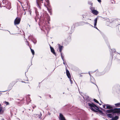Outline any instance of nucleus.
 I'll return each mask as SVG.
<instances>
[{"label":"nucleus","instance_id":"obj_39","mask_svg":"<svg viewBox=\"0 0 120 120\" xmlns=\"http://www.w3.org/2000/svg\"><path fill=\"white\" fill-rule=\"evenodd\" d=\"M41 118L40 116L39 117V118Z\"/></svg>","mask_w":120,"mask_h":120},{"label":"nucleus","instance_id":"obj_4","mask_svg":"<svg viewBox=\"0 0 120 120\" xmlns=\"http://www.w3.org/2000/svg\"><path fill=\"white\" fill-rule=\"evenodd\" d=\"M21 19L19 17H17L15 20L14 21V24L15 25H18L19 24L20 22Z\"/></svg>","mask_w":120,"mask_h":120},{"label":"nucleus","instance_id":"obj_14","mask_svg":"<svg viewBox=\"0 0 120 120\" xmlns=\"http://www.w3.org/2000/svg\"><path fill=\"white\" fill-rule=\"evenodd\" d=\"M26 101L27 102H30L31 100H30V98L29 96H27L26 97Z\"/></svg>","mask_w":120,"mask_h":120},{"label":"nucleus","instance_id":"obj_9","mask_svg":"<svg viewBox=\"0 0 120 120\" xmlns=\"http://www.w3.org/2000/svg\"><path fill=\"white\" fill-rule=\"evenodd\" d=\"M92 13L95 15H97L98 13V12L97 11L94 10H92Z\"/></svg>","mask_w":120,"mask_h":120},{"label":"nucleus","instance_id":"obj_11","mask_svg":"<svg viewBox=\"0 0 120 120\" xmlns=\"http://www.w3.org/2000/svg\"><path fill=\"white\" fill-rule=\"evenodd\" d=\"M106 109H111L112 108V107L111 105L108 104H106Z\"/></svg>","mask_w":120,"mask_h":120},{"label":"nucleus","instance_id":"obj_35","mask_svg":"<svg viewBox=\"0 0 120 120\" xmlns=\"http://www.w3.org/2000/svg\"><path fill=\"white\" fill-rule=\"evenodd\" d=\"M89 74L90 75V72H89Z\"/></svg>","mask_w":120,"mask_h":120},{"label":"nucleus","instance_id":"obj_32","mask_svg":"<svg viewBox=\"0 0 120 120\" xmlns=\"http://www.w3.org/2000/svg\"><path fill=\"white\" fill-rule=\"evenodd\" d=\"M112 118V119L111 120H113V119H114L113 117Z\"/></svg>","mask_w":120,"mask_h":120},{"label":"nucleus","instance_id":"obj_23","mask_svg":"<svg viewBox=\"0 0 120 120\" xmlns=\"http://www.w3.org/2000/svg\"><path fill=\"white\" fill-rule=\"evenodd\" d=\"M88 4H89V5H92V3H91V1H90V3L89 2H88Z\"/></svg>","mask_w":120,"mask_h":120},{"label":"nucleus","instance_id":"obj_12","mask_svg":"<svg viewBox=\"0 0 120 120\" xmlns=\"http://www.w3.org/2000/svg\"><path fill=\"white\" fill-rule=\"evenodd\" d=\"M58 45L59 50V51L60 52H61L62 50L63 46L60 45V44H59Z\"/></svg>","mask_w":120,"mask_h":120},{"label":"nucleus","instance_id":"obj_36","mask_svg":"<svg viewBox=\"0 0 120 120\" xmlns=\"http://www.w3.org/2000/svg\"><path fill=\"white\" fill-rule=\"evenodd\" d=\"M91 25L92 26V27H93V26H92V25Z\"/></svg>","mask_w":120,"mask_h":120},{"label":"nucleus","instance_id":"obj_30","mask_svg":"<svg viewBox=\"0 0 120 120\" xmlns=\"http://www.w3.org/2000/svg\"><path fill=\"white\" fill-rule=\"evenodd\" d=\"M26 42L28 43V45H29V43H28V41H26Z\"/></svg>","mask_w":120,"mask_h":120},{"label":"nucleus","instance_id":"obj_5","mask_svg":"<svg viewBox=\"0 0 120 120\" xmlns=\"http://www.w3.org/2000/svg\"><path fill=\"white\" fill-rule=\"evenodd\" d=\"M113 113H120V108H115L113 109Z\"/></svg>","mask_w":120,"mask_h":120},{"label":"nucleus","instance_id":"obj_26","mask_svg":"<svg viewBox=\"0 0 120 120\" xmlns=\"http://www.w3.org/2000/svg\"><path fill=\"white\" fill-rule=\"evenodd\" d=\"M105 106H106V104L104 105H103V108L105 109H106V108H105Z\"/></svg>","mask_w":120,"mask_h":120},{"label":"nucleus","instance_id":"obj_31","mask_svg":"<svg viewBox=\"0 0 120 120\" xmlns=\"http://www.w3.org/2000/svg\"><path fill=\"white\" fill-rule=\"evenodd\" d=\"M19 100V99H17L16 100V101H18V100Z\"/></svg>","mask_w":120,"mask_h":120},{"label":"nucleus","instance_id":"obj_42","mask_svg":"<svg viewBox=\"0 0 120 120\" xmlns=\"http://www.w3.org/2000/svg\"><path fill=\"white\" fill-rule=\"evenodd\" d=\"M0 105H1V104H0Z\"/></svg>","mask_w":120,"mask_h":120},{"label":"nucleus","instance_id":"obj_25","mask_svg":"<svg viewBox=\"0 0 120 120\" xmlns=\"http://www.w3.org/2000/svg\"><path fill=\"white\" fill-rule=\"evenodd\" d=\"M29 13H30V15H31V10H30L29 11Z\"/></svg>","mask_w":120,"mask_h":120},{"label":"nucleus","instance_id":"obj_27","mask_svg":"<svg viewBox=\"0 0 120 120\" xmlns=\"http://www.w3.org/2000/svg\"><path fill=\"white\" fill-rule=\"evenodd\" d=\"M93 9H94V8H93L92 7H91L90 8V9L91 10L92 12V10H94Z\"/></svg>","mask_w":120,"mask_h":120},{"label":"nucleus","instance_id":"obj_17","mask_svg":"<svg viewBox=\"0 0 120 120\" xmlns=\"http://www.w3.org/2000/svg\"><path fill=\"white\" fill-rule=\"evenodd\" d=\"M113 118V120H117L119 118V117L117 116H116Z\"/></svg>","mask_w":120,"mask_h":120},{"label":"nucleus","instance_id":"obj_20","mask_svg":"<svg viewBox=\"0 0 120 120\" xmlns=\"http://www.w3.org/2000/svg\"><path fill=\"white\" fill-rule=\"evenodd\" d=\"M94 100L95 102H96L97 103L99 104L100 105H101V104L99 103L98 101L96 99H94Z\"/></svg>","mask_w":120,"mask_h":120},{"label":"nucleus","instance_id":"obj_8","mask_svg":"<svg viewBox=\"0 0 120 120\" xmlns=\"http://www.w3.org/2000/svg\"><path fill=\"white\" fill-rule=\"evenodd\" d=\"M66 73L67 76L69 78H71V77L70 73L69 71L67 69H66Z\"/></svg>","mask_w":120,"mask_h":120},{"label":"nucleus","instance_id":"obj_18","mask_svg":"<svg viewBox=\"0 0 120 120\" xmlns=\"http://www.w3.org/2000/svg\"><path fill=\"white\" fill-rule=\"evenodd\" d=\"M30 49L31 50V52L32 53L33 55H34V50L33 49H32L31 48H30Z\"/></svg>","mask_w":120,"mask_h":120},{"label":"nucleus","instance_id":"obj_7","mask_svg":"<svg viewBox=\"0 0 120 120\" xmlns=\"http://www.w3.org/2000/svg\"><path fill=\"white\" fill-rule=\"evenodd\" d=\"M98 20V17L95 18L94 20V27L97 30H99L96 27L97 23Z\"/></svg>","mask_w":120,"mask_h":120},{"label":"nucleus","instance_id":"obj_13","mask_svg":"<svg viewBox=\"0 0 120 120\" xmlns=\"http://www.w3.org/2000/svg\"><path fill=\"white\" fill-rule=\"evenodd\" d=\"M113 109H110V110H108L106 111V112L107 113L112 112L113 113Z\"/></svg>","mask_w":120,"mask_h":120},{"label":"nucleus","instance_id":"obj_38","mask_svg":"<svg viewBox=\"0 0 120 120\" xmlns=\"http://www.w3.org/2000/svg\"><path fill=\"white\" fill-rule=\"evenodd\" d=\"M25 14H26V13H24V15Z\"/></svg>","mask_w":120,"mask_h":120},{"label":"nucleus","instance_id":"obj_37","mask_svg":"<svg viewBox=\"0 0 120 120\" xmlns=\"http://www.w3.org/2000/svg\"><path fill=\"white\" fill-rule=\"evenodd\" d=\"M33 109H34V107H33Z\"/></svg>","mask_w":120,"mask_h":120},{"label":"nucleus","instance_id":"obj_1","mask_svg":"<svg viewBox=\"0 0 120 120\" xmlns=\"http://www.w3.org/2000/svg\"><path fill=\"white\" fill-rule=\"evenodd\" d=\"M45 2L44 3V5L47 8V10L51 14L52 9L50 7L49 0H45ZM44 0H36V2L37 7L40 9H41V4L42 3Z\"/></svg>","mask_w":120,"mask_h":120},{"label":"nucleus","instance_id":"obj_29","mask_svg":"<svg viewBox=\"0 0 120 120\" xmlns=\"http://www.w3.org/2000/svg\"><path fill=\"white\" fill-rule=\"evenodd\" d=\"M63 64H64L65 65V63L64 62V61H63Z\"/></svg>","mask_w":120,"mask_h":120},{"label":"nucleus","instance_id":"obj_24","mask_svg":"<svg viewBox=\"0 0 120 120\" xmlns=\"http://www.w3.org/2000/svg\"><path fill=\"white\" fill-rule=\"evenodd\" d=\"M5 102L6 105H8L9 104V103L8 102H6V101H5Z\"/></svg>","mask_w":120,"mask_h":120},{"label":"nucleus","instance_id":"obj_40","mask_svg":"<svg viewBox=\"0 0 120 120\" xmlns=\"http://www.w3.org/2000/svg\"><path fill=\"white\" fill-rule=\"evenodd\" d=\"M82 75H80V76H81Z\"/></svg>","mask_w":120,"mask_h":120},{"label":"nucleus","instance_id":"obj_3","mask_svg":"<svg viewBox=\"0 0 120 120\" xmlns=\"http://www.w3.org/2000/svg\"><path fill=\"white\" fill-rule=\"evenodd\" d=\"M3 5H2V3L0 4V6L5 7L7 9H10L11 8V4L7 0H3L2 1Z\"/></svg>","mask_w":120,"mask_h":120},{"label":"nucleus","instance_id":"obj_34","mask_svg":"<svg viewBox=\"0 0 120 120\" xmlns=\"http://www.w3.org/2000/svg\"><path fill=\"white\" fill-rule=\"evenodd\" d=\"M40 115H41V116H42V114H41V113H40Z\"/></svg>","mask_w":120,"mask_h":120},{"label":"nucleus","instance_id":"obj_41","mask_svg":"<svg viewBox=\"0 0 120 120\" xmlns=\"http://www.w3.org/2000/svg\"><path fill=\"white\" fill-rule=\"evenodd\" d=\"M29 26L30 27V25H29Z\"/></svg>","mask_w":120,"mask_h":120},{"label":"nucleus","instance_id":"obj_2","mask_svg":"<svg viewBox=\"0 0 120 120\" xmlns=\"http://www.w3.org/2000/svg\"><path fill=\"white\" fill-rule=\"evenodd\" d=\"M88 105L90 107V108L93 111L102 113L103 112L102 111L100 110L99 108L93 103H88Z\"/></svg>","mask_w":120,"mask_h":120},{"label":"nucleus","instance_id":"obj_33","mask_svg":"<svg viewBox=\"0 0 120 120\" xmlns=\"http://www.w3.org/2000/svg\"><path fill=\"white\" fill-rule=\"evenodd\" d=\"M1 120H4V119L2 118L1 119Z\"/></svg>","mask_w":120,"mask_h":120},{"label":"nucleus","instance_id":"obj_21","mask_svg":"<svg viewBox=\"0 0 120 120\" xmlns=\"http://www.w3.org/2000/svg\"><path fill=\"white\" fill-rule=\"evenodd\" d=\"M120 105V103H117L115 104V105L116 106H118Z\"/></svg>","mask_w":120,"mask_h":120},{"label":"nucleus","instance_id":"obj_28","mask_svg":"<svg viewBox=\"0 0 120 120\" xmlns=\"http://www.w3.org/2000/svg\"><path fill=\"white\" fill-rule=\"evenodd\" d=\"M97 0L99 3H101V0Z\"/></svg>","mask_w":120,"mask_h":120},{"label":"nucleus","instance_id":"obj_19","mask_svg":"<svg viewBox=\"0 0 120 120\" xmlns=\"http://www.w3.org/2000/svg\"><path fill=\"white\" fill-rule=\"evenodd\" d=\"M60 53L61 58L62 60H63V61H64V56H63V54L61 52H60Z\"/></svg>","mask_w":120,"mask_h":120},{"label":"nucleus","instance_id":"obj_6","mask_svg":"<svg viewBox=\"0 0 120 120\" xmlns=\"http://www.w3.org/2000/svg\"><path fill=\"white\" fill-rule=\"evenodd\" d=\"M59 119L60 120H66L63 115L61 113H60Z\"/></svg>","mask_w":120,"mask_h":120},{"label":"nucleus","instance_id":"obj_16","mask_svg":"<svg viewBox=\"0 0 120 120\" xmlns=\"http://www.w3.org/2000/svg\"><path fill=\"white\" fill-rule=\"evenodd\" d=\"M107 116L110 118H112L113 117V116L112 114L109 113L107 114Z\"/></svg>","mask_w":120,"mask_h":120},{"label":"nucleus","instance_id":"obj_22","mask_svg":"<svg viewBox=\"0 0 120 120\" xmlns=\"http://www.w3.org/2000/svg\"><path fill=\"white\" fill-rule=\"evenodd\" d=\"M71 78L69 79L70 81L71 82V84H72L73 83V82H72V81L71 80Z\"/></svg>","mask_w":120,"mask_h":120},{"label":"nucleus","instance_id":"obj_15","mask_svg":"<svg viewBox=\"0 0 120 120\" xmlns=\"http://www.w3.org/2000/svg\"><path fill=\"white\" fill-rule=\"evenodd\" d=\"M3 112V111L2 110V107L1 105H0V114H2Z\"/></svg>","mask_w":120,"mask_h":120},{"label":"nucleus","instance_id":"obj_10","mask_svg":"<svg viewBox=\"0 0 120 120\" xmlns=\"http://www.w3.org/2000/svg\"><path fill=\"white\" fill-rule=\"evenodd\" d=\"M50 48L51 50V52L53 53V54H54L55 56H56V53L55 52L54 50V49L51 47H50Z\"/></svg>","mask_w":120,"mask_h":120}]
</instances>
